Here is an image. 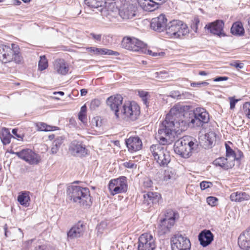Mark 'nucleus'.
<instances>
[{"instance_id":"nucleus-45","label":"nucleus","mask_w":250,"mask_h":250,"mask_svg":"<svg viewBox=\"0 0 250 250\" xmlns=\"http://www.w3.org/2000/svg\"><path fill=\"white\" fill-rule=\"evenodd\" d=\"M200 23V20L198 18H195L192 21L190 27L191 29L196 33L197 32L198 25Z\"/></svg>"},{"instance_id":"nucleus-2","label":"nucleus","mask_w":250,"mask_h":250,"mask_svg":"<svg viewBox=\"0 0 250 250\" xmlns=\"http://www.w3.org/2000/svg\"><path fill=\"white\" fill-rule=\"evenodd\" d=\"M67 194L68 198L72 202L83 208H89L92 204V197L87 188L71 185L67 187Z\"/></svg>"},{"instance_id":"nucleus-44","label":"nucleus","mask_w":250,"mask_h":250,"mask_svg":"<svg viewBox=\"0 0 250 250\" xmlns=\"http://www.w3.org/2000/svg\"><path fill=\"white\" fill-rule=\"evenodd\" d=\"M18 130L17 128H14L12 130V133L13 134L12 138L13 139H17L19 141H22L23 140V136L18 132Z\"/></svg>"},{"instance_id":"nucleus-15","label":"nucleus","mask_w":250,"mask_h":250,"mask_svg":"<svg viewBox=\"0 0 250 250\" xmlns=\"http://www.w3.org/2000/svg\"><path fill=\"white\" fill-rule=\"evenodd\" d=\"M85 230V224L82 221H79L67 231L68 240H73L82 237Z\"/></svg>"},{"instance_id":"nucleus-64","label":"nucleus","mask_w":250,"mask_h":250,"mask_svg":"<svg viewBox=\"0 0 250 250\" xmlns=\"http://www.w3.org/2000/svg\"><path fill=\"white\" fill-rule=\"evenodd\" d=\"M152 185V181L149 180H147L146 181H145L144 183V185L145 187H151Z\"/></svg>"},{"instance_id":"nucleus-46","label":"nucleus","mask_w":250,"mask_h":250,"mask_svg":"<svg viewBox=\"0 0 250 250\" xmlns=\"http://www.w3.org/2000/svg\"><path fill=\"white\" fill-rule=\"evenodd\" d=\"M101 104V101L98 99H94L92 100L90 104V108L91 110H95Z\"/></svg>"},{"instance_id":"nucleus-20","label":"nucleus","mask_w":250,"mask_h":250,"mask_svg":"<svg viewBox=\"0 0 250 250\" xmlns=\"http://www.w3.org/2000/svg\"><path fill=\"white\" fill-rule=\"evenodd\" d=\"M125 144L128 150L133 153L142 149L143 143L142 140L137 136L130 137L125 140Z\"/></svg>"},{"instance_id":"nucleus-55","label":"nucleus","mask_w":250,"mask_h":250,"mask_svg":"<svg viewBox=\"0 0 250 250\" xmlns=\"http://www.w3.org/2000/svg\"><path fill=\"white\" fill-rule=\"evenodd\" d=\"M89 36L93 40L97 42H100L101 41L102 37V34H96L94 33H90Z\"/></svg>"},{"instance_id":"nucleus-52","label":"nucleus","mask_w":250,"mask_h":250,"mask_svg":"<svg viewBox=\"0 0 250 250\" xmlns=\"http://www.w3.org/2000/svg\"><path fill=\"white\" fill-rule=\"evenodd\" d=\"M146 53L147 54H148L149 55H151L152 56H153V57H158V56H163V55L165 54V53L164 52H153L152 51L150 50H146Z\"/></svg>"},{"instance_id":"nucleus-12","label":"nucleus","mask_w":250,"mask_h":250,"mask_svg":"<svg viewBox=\"0 0 250 250\" xmlns=\"http://www.w3.org/2000/svg\"><path fill=\"white\" fill-rule=\"evenodd\" d=\"M156 247L155 239L149 233H145L139 237L138 250H154Z\"/></svg>"},{"instance_id":"nucleus-26","label":"nucleus","mask_w":250,"mask_h":250,"mask_svg":"<svg viewBox=\"0 0 250 250\" xmlns=\"http://www.w3.org/2000/svg\"><path fill=\"white\" fill-rule=\"evenodd\" d=\"M212 164L215 166L220 167L225 170L231 168L235 165L233 162H228V159L224 157L216 158L213 161Z\"/></svg>"},{"instance_id":"nucleus-3","label":"nucleus","mask_w":250,"mask_h":250,"mask_svg":"<svg viewBox=\"0 0 250 250\" xmlns=\"http://www.w3.org/2000/svg\"><path fill=\"white\" fill-rule=\"evenodd\" d=\"M199 143L191 136H185L178 139L174 146L175 152L184 158H188L198 152Z\"/></svg>"},{"instance_id":"nucleus-40","label":"nucleus","mask_w":250,"mask_h":250,"mask_svg":"<svg viewBox=\"0 0 250 250\" xmlns=\"http://www.w3.org/2000/svg\"><path fill=\"white\" fill-rule=\"evenodd\" d=\"M205 138L208 143L209 146H212L213 142L216 141L215 134L213 132H210L205 135Z\"/></svg>"},{"instance_id":"nucleus-13","label":"nucleus","mask_w":250,"mask_h":250,"mask_svg":"<svg viewBox=\"0 0 250 250\" xmlns=\"http://www.w3.org/2000/svg\"><path fill=\"white\" fill-rule=\"evenodd\" d=\"M123 101V98L120 94L111 96L106 101L107 105L110 107L111 110L114 112L116 119L120 118V107L124 104Z\"/></svg>"},{"instance_id":"nucleus-39","label":"nucleus","mask_w":250,"mask_h":250,"mask_svg":"<svg viewBox=\"0 0 250 250\" xmlns=\"http://www.w3.org/2000/svg\"><path fill=\"white\" fill-rule=\"evenodd\" d=\"M86 50L90 53L96 55H103L104 48H97L95 47H88L86 48Z\"/></svg>"},{"instance_id":"nucleus-58","label":"nucleus","mask_w":250,"mask_h":250,"mask_svg":"<svg viewBox=\"0 0 250 250\" xmlns=\"http://www.w3.org/2000/svg\"><path fill=\"white\" fill-rule=\"evenodd\" d=\"M229 79V77L226 76H218L214 78L213 81L214 82H220V81H227Z\"/></svg>"},{"instance_id":"nucleus-22","label":"nucleus","mask_w":250,"mask_h":250,"mask_svg":"<svg viewBox=\"0 0 250 250\" xmlns=\"http://www.w3.org/2000/svg\"><path fill=\"white\" fill-rule=\"evenodd\" d=\"M200 245L203 247L209 245L214 240V235L209 229L202 230L198 235Z\"/></svg>"},{"instance_id":"nucleus-8","label":"nucleus","mask_w":250,"mask_h":250,"mask_svg":"<svg viewBox=\"0 0 250 250\" xmlns=\"http://www.w3.org/2000/svg\"><path fill=\"white\" fill-rule=\"evenodd\" d=\"M172 250H190L191 243L185 234L177 233L170 239Z\"/></svg>"},{"instance_id":"nucleus-32","label":"nucleus","mask_w":250,"mask_h":250,"mask_svg":"<svg viewBox=\"0 0 250 250\" xmlns=\"http://www.w3.org/2000/svg\"><path fill=\"white\" fill-rule=\"evenodd\" d=\"M12 138V135L7 129L4 128L2 130V132L0 135V138L3 145H6L9 144L10 143L11 139Z\"/></svg>"},{"instance_id":"nucleus-57","label":"nucleus","mask_w":250,"mask_h":250,"mask_svg":"<svg viewBox=\"0 0 250 250\" xmlns=\"http://www.w3.org/2000/svg\"><path fill=\"white\" fill-rule=\"evenodd\" d=\"M124 166L128 168H133L134 167L136 168L137 165L133 163L132 161H129L128 162H126L124 163Z\"/></svg>"},{"instance_id":"nucleus-33","label":"nucleus","mask_w":250,"mask_h":250,"mask_svg":"<svg viewBox=\"0 0 250 250\" xmlns=\"http://www.w3.org/2000/svg\"><path fill=\"white\" fill-rule=\"evenodd\" d=\"M14 49V53H12V60L17 64H21L23 62V58L20 52V48L17 45Z\"/></svg>"},{"instance_id":"nucleus-7","label":"nucleus","mask_w":250,"mask_h":250,"mask_svg":"<svg viewBox=\"0 0 250 250\" xmlns=\"http://www.w3.org/2000/svg\"><path fill=\"white\" fill-rule=\"evenodd\" d=\"M150 151L161 167H166L170 163L171 157L169 152L160 145H153L150 147Z\"/></svg>"},{"instance_id":"nucleus-14","label":"nucleus","mask_w":250,"mask_h":250,"mask_svg":"<svg viewBox=\"0 0 250 250\" xmlns=\"http://www.w3.org/2000/svg\"><path fill=\"white\" fill-rule=\"evenodd\" d=\"M224 22L221 20H216L206 25L205 28L210 33L219 37H225L226 34L224 32Z\"/></svg>"},{"instance_id":"nucleus-4","label":"nucleus","mask_w":250,"mask_h":250,"mask_svg":"<svg viewBox=\"0 0 250 250\" xmlns=\"http://www.w3.org/2000/svg\"><path fill=\"white\" fill-rule=\"evenodd\" d=\"M170 38H181L189 33V29L186 24L179 20H173L167 23L165 31Z\"/></svg>"},{"instance_id":"nucleus-30","label":"nucleus","mask_w":250,"mask_h":250,"mask_svg":"<svg viewBox=\"0 0 250 250\" xmlns=\"http://www.w3.org/2000/svg\"><path fill=\"white\" fill-rule=\"evenodd\" d=\"M29 194L30 192L28 191H22L19 193L17 200L20 205L25 207L29 206L30 202Z\"/></svg>"},{"instance_id":"nucleus-9","label":"nucleus","mask_w":250,"mask_h":250,"mask_svg":"<svg viewBox=\"0 0 250 250\" xmlns=\"http://www.w3.org/2000/svg\"><path fill=\"white\" fill-rule=\"evenodd\" d=\"M127 187L126 177L125 176L112 179L108 184V189L112 195L125 193L127 190Z\"/></svg>"},{"instance_id":"nucleus-38","label":"nucleus","mask_w":250,"mask_h":250,"mask_svg":"<svg viewBox=\"0 0 250 250\" xmlns=\"http://www.w3.org/2000/svg\"><path fill=\"white\" fill-rule=\"evenodd\" d=\"M48 66V61L45 56L40 57V60L38 63V69L41 71L45 70Z\"/></svg>"},{"instance_id":"nucleus-34","label":"nucleus","mask_w":250,"mask_h":250,"mask_svg":"<svg viewBox=\"0 0 250 250\" xmlns=\"http://www.w3.org/2000/svg\"><path fill=\"white\" fill-rule=\"evenodd\" d=\"M138 95L142 99L143 104L148 107L149 106L148 100L150 98V93L148 92L141 90L138 91Z\"/></svg>"},{"instance_id":"nucleus-47","label":"nucleus","mask_w":250,"mask_h":250,"mask_svg":"<svg viewBox=\"0 0 250 250\" xmlns=\"http://www.w3.org/2000/svg\"><path fill=\"white\" fill-rule=\"evenodd\" d=\"M103 55L117 56H119L120 55V53L117 51L104 48Z\"/></svg>"},{"instance_id":"nucleus-11","label":"nucleus","mask_w":250,"mask_h":250,"mask_svg":"<svg viewBox=\"0 0 250 250\" xmlns=\"http://www.w3.org/2000/svg\"><path fill=\"white\" fill-rule=\"evenodd\" d=\"M209 120V114L207 110L202 107H197L193 110V118L191 119L190 123L194 126L202 127Z\"/></svg>"},{"instance_id":"nucleus-37","label":"nucleus","mask_w":250,"mask_h":250,"mask_svg":"<svg viewBox=\"0 0 250 250\" xmlns=\"http://www.w3.org/2000/svg\"><path fill=\"white\" fill-rule=\"evenodd\" d=\"M175 170L172 168H167L164 173L163 180L167 181L169 180L175 178Z\"/></svg>"},{"instance_id":"nucleus-6","label":"nucleus","mask_w":250,"mask_h":250,"mask_svg":"<svg viewBox=\"0 0 250 250\" xmlns=\"http://www.w3.org/2000/svg\"><path fill=\"white\" fill-rule=\"evenodd\" d=\"M120 117L127 121H135L140 115V107L135 102H125L121 106Z\"/></svg>"},{"instance_id":"nucleus-27","label":"nucleus","mask_w":250,"mask_h":250,"mask_svg":"<svg viewBox=\"0 0 250 250\" xmlns=\"http://www.w3.org/2000/svg\"><path fill=\"white\" fill-rule=\"evenodd\" d=\"M119 15L124 19L133 18L136 15L135 11L132 5H129L126 7H124L119 10Z\"/></svg>"},{"instance_id":"nucleus-51","label":"nucleus","mask_w":250,"mask_h":250,"mask_svg":"<svg viewBox=\"0 0 250 250\" xmlns=\"http://www.w3.org/2000/svg\"><path fill=\"white\" fill-rule=\"evenodd\" d=\"M38 131H46V124L42 122L38 123L36 124Z\"/></svg>"},{"instance_id":"nucleus-50","label":"nucleus","mask_w":250,"mask_h":250,"mask_svg":"<svg viewBox=\"0 0 250 250\" xmlns=\"http://www.w3.org/2000/svg\"><path fill=\"white\" fill-rule=\"evenodd\" d=\"M106 223L104 222H102L99 224H98L96 227L98 232L102 233L103 232L104 229L106 227Z\"/></svg>"},{"instance_id":"nucleus-25","label":"nucleus","mask_w":250,"mask_h":250,"mask_svg":"<svg viewBox=\"0 0 250 250\" xmlns=\"http://www.w3.org/2000/svg\"><path fill=\"white\" fill-rule=\"evenodd\" d=\"M54 66L57 73L62 75H65L69 71L67 64L62 59L56 60L54 63Z\"/></svg>"},{"instance_id":"nucleus-59","label":"nucleus","mask_w":250,"mask_h":250,"mask_svg":"<svg viewBox=\"0 0 250 250\" xmlns=\"http://www.w3.org/2000/svg\"><path fill=\"white\" fill-rule=\"evenodd\" d=\"M79 119L83 123H84L86 120V113H79Z\"/></svg>"},{"instance_id":"nucleus-63","label":"nucleus","mask_w":250,"mask_h":250,"mask_svg":"<svg viewBox=\"0 0 250 250\" xmlns=\"http://www.w3.org/2000/svg\"><path fill=\"white\" fill-rule=\"evenodd\" d=\"M23 149L21 150V151H20L19 152H15L14 153V154H15L16 155H17L19 158L20 159H22V154H23Z\"/></svg>"},{"instance_id":"nucleus-16","label":"nucleus","mask_w":250,"mask_h":250,"mask_svg":"<svg viewBox=\"0 0 250 250\" xmlns=\"http://www.w3.org/2000/svg\"><path fill=\"white\" fill-rule=\"evenodd\" d=\"M167 20L166 16L161 14L157 17L153 18L150 22V27L153 30L158 32H165L167 26Z\"/></svg>"},{"instance_id":"nucleus-36","label":"nucleus","mask_w":250,"mask_h":250,"mask_svg":"<svg viewBox=\"0 0 250 250\" xmlns=\"http://www.w3.org/2000/svg\"><path fill=\"white\" fill-rule=\"evenodd\" d=\"M34 250H54V248L47 243H42L41 241L36 243Z\"/></svg>"},{"instance_id":"nucleus-60","label":"nucleus","mask_w":250,"mask_h":250,"mask_svg":"<svg viewBox=\"0 0 250 250\" xmlns=\"http://www.w3.org/2000/svg\"><path fill=\"white\" fill-rule=\"evenodd\" d=\"M45 128L46 131H51L58 130L59 129V127L55 126L49 125L46 124V126Z\"/></svg>"},{"instance_id":"nucleus-48","label":"nucleus","mask_w":250,"mask_h":250,"mask_svg":"<svg viewBox=\"0 0 250 250\" xmlns=\"http://www.w3.org/2000/svg\"><path fill=\"white\" fill-rule=\"evenodd\" d=\"M200 185L201 189L202 190H205L211 188L213 186V184L211 182L204 181L200 183Z\"/></svg>"},{"instance_id":"nucleus-43","label":"nucleus","mask_w":250,"mask_h":250,"mask_svg":"<svg viewBox=\"0 0 250 250\" xmlns=\"http://www.w3.org/2000/svg\"><path fill=\"white\" fill-rule=\"evenodd\" d=\"M243 109L246 116L250 119V103L246 102L243 104Z\"/></svg>"},{"instance_id":"nucleus-17","label":"nucleus","mask_w":250,"mask_h":250,"mask_svg":"<svg viewBox=\"0 0 250 250\" xmlns=\"http://www.w3.org/2000/svg\"><path fill=\"white\" fill-rule=\"evenodd\" d=\"M69 150L73 155L84 157L87 154V150L82 142L75 140L71 142L69 146Z\"/></svg>"},{"instance_id":"nucleus-61","label":"nucleus","mask_w":250,"mask_h":250,"mask_svg":"<svg viewBox=\"0 0 250 250\" xmlns=\"http://www.w3.org/2000/svg\"><path fill=\"white\" fill-rule=\"evenodd\" d=\"M4 234L6 237H8L10 234V232L8 230V227L7 224L4 226Z\"/></svg>"},{"instance_id":"nucleus-42","label":"nucleus","mask_w":250,"mask_h":250,"mask_svg":"<svg viewBox=\"0 0 250 250\" xmlns=\"http://www.w3.org/2000/svg\"><path fill=\"white\" fill-rule=\"evenodd\" d=\"M226 147V157H232L233 158L235 157L236 154L235 151L230 147V146L227 144H225Z\"/></svg>"},{"instance_id":"nucleus-41","label":"nucleus","mask_w":250,"mask_h":250,"mask_svg":"<svg viewBox=\"0 0 250 250\" xmlns=\"http://www.w3.org/2000/svg\"><path fill=\"white\" fill-rule=\"evenodd\" d=\"M37 242H38V240H36V239H34L29 240L24 242L23 244V247L24 249L27 250H29L32 245H33V246L35 248L36 243Z\"/></svg>"},{"instance_id":"nucleus-28","label":"nucleus","mask_w":250,"mask_h":250,"mask_svg":"<svg viewBox=\"0 0 250 250\" xmlns=\"http://www.w3.org/2000/svg\"><path fill=\"white\" fill-rule=\"evenodd\" d=\"M230 199L231 201L241 202L250 200V196L245 192L237 191L230 194Z\"/></svg>"},{"instance_id":"nucleus-5","label":"nucleus","mask_w":250,"mask_h":250,"mask_svg":"<svg viewBox=\"0 0 250 250\" xmlns=\"http://www.w3.org/2000/svg\"><path fill=\"white\" fill-rule=\"evenodd\" d=\"M178 217V213L171 209H167L165 217L161 218L158 225V231L160 235L168 233L175 223V220Z\"/></svg>"},{"instance_id":"nucleus-53","label":"nucleus","mask_w":250,"mask_h":250,"mask_svg":"<svg viewBox=\"0 0 250 250\" xmlns=\"http://www.w3.org/2000/svg\"><path fill=\"white\" fill-rule=\"evenodd\" d=\"M230 102V109H233L235 106L236 104L239 101V100L235 99L234 97H229Z\"/></svg>"},{"instance_id":"nucleus-24","label":"nucleus","mask_w":250,"mask_h":250,"mask_svg":"<svg viewBox=\"0 0 250 250\" xmlns=\"http://www.w3.org/2000/svg\"><path fill=\"white\" fill-rule=\"evenodd\" d=\"M167 0H144L140 3V6L145 11H153L158 9L159 6Z\"/></svg>"},{"instance_id":"nucleus-18","label":"nucleus","mask_w":250,"mask_h":250,"mask_svg":"<svg viewBox=\"0 0 250 250\" xmlns=\"http://www.w3.org/2000/svg\"><path fill=\"white\" fill-rule=\"evenodd\" d=\"M144 201L143 204L144 206L149 208L153 205L159 204L161 200V195L157 192H148L143 195Z\"/></svg>"},{"instance_id":"nucleus-23","label":"nucleus","mask_w":250,"mask_h":250,"mask_svg":"<svg viewBox=\"0 0 250 250\" xmlns=\"http://www.w3.org/2000/svg\"><path fill=\"white\" fill-rule=\"evenodd\" d=\"M238 243L242 250H248L250 249V226L241 233L238 239Z\"/></svg>"},{"instance_id":"nucleus-49","label":"nucleus","mask_w":250,"mask_h":250,"mask_svg":"<svg viewBox=\"0 0 250 250\" xmlns=\"http://www.w3.org/2000/svg\"><path fill=\"white\" fill-rule=\"evenodd\" d=\"M217 201V198L215 197L209 196L207 198V202L208 204L211 206H215Z\"/></svg>"},{"instance_id":"nucleus-21","label":"nucleus","mask_w":250,"mask_h":250,"mask_svg":"<svg viewBox=\"0 0 250 250\" xmlns=\"http://www.w3.org/2000/svg\"><path fill=\"white\" fill-rule=\"evenodd\" d=\"M21 159L29 164L33 165H38L41 161L40 156L31 149L28 148L23 149Z\"/></svg>"},{"instance_id":"nucleus-10","label":"nucleus","mask_w":250,"mask_h":250,"mask_svg":"<svg viewBox=\"0 0 250 250\" xmlns=\"http://www.w3.org/2000/svg\"><path fill=\"white\" fill-rule=\"evenodd\" d=\"M123 48L135 52H144L146 50V44L134 37H125L122 42Z\"/></svg>"},{"instance_id":"nucleus-1","label":"nucleus","mask_w":250,"mask_h":250,"mask_svg":"<svg viewBox=\"0 0 250 250\" xmlns=\"http://www.w3.org/2000/svg\"><path fill=\"white\" fill-rule=\"evenodd\" d=\"M189 109L188 106L180 104L171 108L159 125L157 138L160 144H167L168 139L174 137L176 132L185 129L187 123L184 120V116Z\"/></svg>"},{"instance_id":"nucleus-29","label":"nucleus","mask_w":250,"mask_h":250,"mask_svg":"<svg viewBox=\"0 0 250 250\" xmlns=\"http://www.w3.org/2000/svg\"><path fill=\"white\" fill-rule=\"evenodd\" d=\"M65 139L64 136H57L55 138V139L53 140L52 143V146L50 150V153L51 154H56Z\"/></svg>"},{"instance_id":"nucleus-56","label":"nucleus","mask_w":250,"mask_h":250,"mask_svg":"<svg viewBox=\"0 0 250 250\" xmlns=\"http://www.w3.org/2000/svg\"><path fill=\"white\" fill-rule=\"evenodd\" d=\"M230 65L238 69H242L244 66V63L240 62L239 61H236L231 63Z\"/></svg>"},{"instance_id":"nucleus-62","label":"nucleus","mask_w":250,"mask_h":250,"mask_svg":"<svg viewBox=\"0 0 250 250\" xmlns=\"http://www.w3.org/2000/svg\"><path fill=\"white\" fill-rule=\"evenodd\" d=\"M190 85L192 87H200L201 86V82H193L190 83Z\"/></svg>"},{"instance_id":"nucleus-54","label":"nucleus","mask_w":250,"mask_h":250,"mask_svg":"<svg viewBox=\"0 0 250 250\" xmlns=\"http://www.w3.org/2000/svg\"><path fill=\"white\" fill-rule=\"evenodd\" d=\"M238 155H237L236 154L235 155V157H234V158L233 159V161H231V162H233L234 163L235 161H237L240 162L241 158L244 157L243 153L241 150H238Z\"/></svg>"},{"instance_id":"nucleus-31","label":"nucleus","mask_w":250,"mask_h":250,"mask_svg":"<svg viewBox=\"0 0 250 250\" xmlns=\"http://www.w3.org/2000/svg\"><path fill=\"white\" fill-rule=\"evenodd\" d=\"M230 32L234 36H243L245 33V30L242 23L240 21H236L233 23L230 29Z\"/></svg>"},{"instance_id":"nucleus-35","label":"nucleus","mask_w":250,"mask_h":250,"mask_svg":"<svg viewBox=\"0 0 250 250\" xmlns=\"http://www.w3.org/2000/svg\"><path fill=\"white\" fill-rule=\"evenodd\" d=\"M84 2L87 6L93 8L101 7L104 2L103 0H84Z\"/></svg>"},{"instance_id":"nucleus-19","label":"nucleus","mask_w":250,"mask_h":250,"mask_svg":"<svg viewBox=\"0 0 250 250\" xmlns=\"http://www.w3.org/2000/svg\"><path fill=\"white\" fill-rule=\"evenodd\" d=\"M16 44L12 43V47L9 46L0 45V60L4 63L10 62L12 60V53H14V48H15Z\"/></svg>"}]
</instances>
